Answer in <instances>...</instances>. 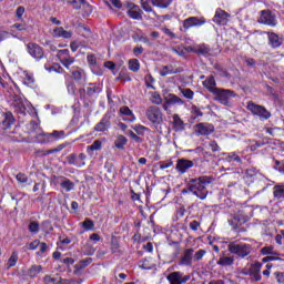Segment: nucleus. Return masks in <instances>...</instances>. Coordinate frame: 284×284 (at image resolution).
<instances>
[{
	"instance_id": "1",
	"label": "nucleus",
	"mask_w": 284,
	"mask_h": 284,
	"mask_svg": "<svg viewBox=\"0 0 284 284\" xmlns=\"http://www.w3.org/2000/svg\"><path fill=\"white\" fill-rule=\"evenodd\" d=\"M227 251L230 254L235 256V258H240L241 261H250V258H252L254 247H252V244L236 240L227 244Z\"/></svg>"
},
{
	"instance_id": "2",
	"label": "nucleus",
	"mask_w": 284,
	"mask_h": 284,
	"mask_svg": "<svg viewBox=\"0 0 284 284\" xmlns=\"http://www.w3.org/2000/svg\"><path fill=\"white\" fill-rule=\"evenodd\" d=\"M214 181L210 176H202L197 180H191L187 184V191L192 192L197 199H201V201H204V199H207V185Z\"/></svg>"
},
{
	"instance_id": "3",
	"label": "nucleus",
	"mask_w": 284,
	"mask_h": 284,
	"mask_svg": "<svg viewBox=\"0 0 284 284\" xmlns=\"http://www.w3.org/2000/svg\"><path fill=\"white\" fill-rule=\"evenodd\" d=\"M14 123V115L11 112H3L0 114V141L12 140V124Z\"/></svg>"
},
{
	"instance_id": "4",
	"label": "nucleus",
	"mask_w": 284,
	"mask_h": 284,
	"mask_svg": "<svg viewBox=\"0 0 284 284\" xmlns=\"http://www.w3.org/2000/svg\"><path fill=\"white\" fill-rule=\"evenodd\" d=\"M145 116L153 125H161L163 123V112L156 105L149 106L145 111Z\"/></svg>"
},
{
	"instance_id": "5",
	"label": "nucleus",
	"mask_w": 284,
	"mask_h": 284,
	"mask_svg": "<svg viewBox=\"0 0 284 284\" xmlns=\"http://www.w3.org/2000/svg\"><path fill=\"white\" fill-rule=\"evenodd\" d=\"M213 94L215 95V101H219L222 105H230V101L236 97V93L230 89H217Z\"/></svg>"
},
{
	"instance_id": "6",
	"label": "nucleus",
	"mask_w": 284,
	"mask_h": 284,
	"mask_svg": "<svg viewBox=\"0 0 284 284\" xmlns=\"http://www.w3.org/2000/svg\"><path fill=\"white\" fill-rule=\"evenodd\" d=\"M246 108L250 112H252V114L260 116L261 121H267V119L272 116V113H270L265 106L258 105L254 102H248Z\"/></svg>"
},
{
	"instance_id": "7",
	"label": "nucleus",
	"mask_w": 284,
	"mask_h": 284,
	"mask_svg": "<svg viewBox=\"0 0 284 284\" xmlns=\"http://www.w3.org/2000/svg\"><path fill=\"white\" fill-rule=\"evenodd\" d=\"M258 23L263 26H270L271 28H276L278 20H276V14L271 10H262L257 19Z\"/></svg>"
},
{
	"instance_id": "8",
	"label": "nucleus",
	"mask_w": 284,
	"mask_h": 284,
	"mask_svg": "<svg viewBox=\"0 0 284 284\" xmlns=\"http://www.w3.org/2000/svg\"><path fill=\"white\" fill-rule=\"evenodd\" d=\"M206 20L203 17H190L182 22V28H180L181 32H187L190 28H201V26H205Z\"/></svg>"
},
{
	"instance_id": "9",
	"label": "nucleus",
	"mask_w": 284,
	"mask_h": 284,
	"mask_svg": "<svg viewBox=\"0 0 284 284\" xmlns=\"http://www.w3.org/2000/svg\"><path fill=\"white\" fill-rule=\"evenodd\" d=\"M57 57L60 63H62V65L67 68V70H70V72H72L71 65L74 63V58L70 57V50H58Z\"/></svg>"
},
{
	"instance_id": "10",
	"label": "nucleus",
	"mask_w": 284,
	"mask_h": 284,
	"mask_svg": "<svg viewBox=\"0 0 284 284\" xmlns=\"http://www.w3.org/2000/svg\"><path fill=\"white\" fill-rule=\"evenodd\" d=\"M126 14L130 19H134L135 21L143 20V10L141 7L134 4V2H126Z\"/></svg>"
},
{
	"instance_id": "11",
	"label": "nucleus",
	"mask_w": 284,
	"mask_h": 284,
	"mask_svg": "<svg viewBox=\"0 0 284 284\" xmlns=\"http://www.w3.org/2000/svg\"><path fill=\"white\" fill-rule=\"evenodd\" d=\"M27 52L32 57V59H36V61H41L44 57L43 48L41 45L30 42L27 44Z\"/></svg>"
},
{
	"instance_id": "12",
	"label": "nucleus",
	"mask_w": 284,
	"mask_h": 284,
	"mask_svg": "<svg viewBox=\"0 0 284 284\" xmlns=\"http://www.w3.org/2000/svg\"><path fill=\"white\" fill-rule=\"evenodd\" d=\"M166 281H169L170 284H184L190 281V275H184L182 272L175 271L166 276Z\"/></svg>"
},
{
	"instance_id": "13",
	"label": "nucleus",
	"mask_w": 284,
	"mask_h": 284,
	"mask_svg": "<svg viewBox=\"0 0 284 284\" xmlns=\"http://www.w3.org/2000/svg\"><path fill=\"white\" fill-rule=\"evenodd\" d=\"M85 153H80L77 155V153H71L67 156V161L69 165H74L75 168H83L85 165Z\"/></svg>"
},
{
	"instance_id": "14",
	"label": "nucleus",
	"mask_w": 284,
	"mask_h": 284,
	"mask_svg": "<svg viewBox=\"0 0 284 284\" xmlns=\"http://www.w3.org/2000/svg\"><path fill=\"white\" fill-rule=\"evenodd\" d=\"M197 136H207L214 132V125L210 123H199L194 126Z\"/></svg>"
},
{
	"instance_id": "15",
	"label": "nucleus",
	"mask_w": 284,
	"mask_h": 284,
	"mask_svg": "<svg viewBox=\"0 0 284 284\" xmlns=\"http://www.w3.org/2000/svg\"><path fill=\"white\" fill-rule=\"evenodd\" d=\"M194 248L184 250L182 256L180 257L179 265L184 267H192V261H194Z\"/></svg>"
},
{
	"instance_id": "16",
	"label": "nucleus",
	"mask_w": 284,
	"mask_h": 284,
	"mask_svg": "<svg viewBox=\"0 0 284 284\" xmlns=\"http://www.w3.org/2000/svg\"><path fill=\"white\" fill-rule=\"evenodd\" d=\"M230 21V13H227L223 9H217L215 11V16L213 17V22L217 26H227V22Z\"/></svg>"
},
{
	"instance_id": "17",
	"label": "nucleus",
	"mask_w": 284,
	"mask_h": 284,
	"mask_svg": "<svg viewBox=\"0 0 284 284\" xmlns=\"http://www.w3.org/2000/svg\"><path fill=\"white\" fill-rule=\"evenodd\" d=\"M261 267H263V265L258 262L252 264V266L250 267L248 276H251L252 283H258V281L263 278V276H261Z\"/></svg>"
},
{
	"instance_id": "18",
	"label": "nucleus",
	"mask_w": 284,
	"mask_h": 284,
	"mask_svg": "<svg viewBox=\"0 0 284 284\" xmlns=\"http://www.w3.org/2000/svg\"><path fill=\"white\" fill-rule=\"evenodd\" d=\"M191 168H194V162L192 160H186L183 158L178 159L175 170L180 174H185V172H187V170H190Z\"/></svg>"
},
{
	"instance_id": "19",
	"label": "nucleus",
	"mask_w": 284,
	"mask_h": 284,
	"mask_svg": "<svg viewBox=\"0 0 284 284\" xmlns=\"http://www.w3.org/2000/svg\"><path fill=\"white\" fill-rule=\"evenodd\" d=\"M110 119H112L110 113H105L101 121L94 126L95 132H108L111 125Z\"/></svg>"
},
{
	"instance_id": "20",
	"label": "nucleus",
	"mask_w": 284,
	"mask_h": 284,
	"mask_svg": "<svg viewBox=\"0 0 284 284\" xmlns=\"http://www.w3.org/2000/svg\"><path fill=\"white\" fill-rule=\"evenodd\" d=\"M72 31L63 29V27H57L53 29V37L55 39H72Z\"/></svg>"
},
{
	"instance_id": "21",
	"label": "nucleus",
	"mask_w": 284,
	"mask_h": 284,
	"mask_svg": "<svg viewBox=\"0 0 284 284\" xmlns=\"http://www.w3.org/2000/svg\"><path fill=\"white\" fill-rule=\"evenodd\" d=\"M181 72H183V68L179 67L174 69L172 64H169L162 67V69L160 70V75L168 77L169 74H181Z\"/></svg>"
},
{
	"instance_id": "22",
	"label": "nucleus",
	"mask_w": 284,
	"mask_h": 284,
	"mask_svg": "<svg viewBox=\"0 0 284 284\" xmlns=\"http://www.w3.org/2000/svg\"><path fill=\"white\" fill-rule=\"evenodd\" d=\"M71 72H72V77H73L75 83H78V85H85V83H88V77L85 75V71L75 70V71H71Z\"/></svg>"
},
{
	"instance_id": "23",
	"label": "nucleus",
	"mask_w": 284,
	"mask_h": 284,
	"mask_svg": "<svg viewBox=\"0 0 284 284\" xmlns=\"http://www.w3.org/2000/svg\"><path fill=\"white\" fill-rule=\"evenodd\" d=\"M267 37H268V44L271 45V48L276 49L283 45V38L278 37V34L274 32H267Z\"/></svg>"
},
{
	"instance_id": "24",
	"label": "nucleus",
	"mask_w": 284,
	"mask_h": 284,
	"mask_svg": "<svg viewBox=\"0 0 284 284\" xmlns=\"http://www.w3.org/2000/svg\"><path fill=\"white\" fill-rule=\"evenodd\" d=\"M245 221L246 220L243 214L234 215L231 219H229V225H231L233 230H239V227H241V225H243Z\"/></svg>"
},
{
	"instance_id": "25",
	"label": "nucleus",
	"mask_w": 284,
	"mask_h": 284,
	"mask_svg": "<svg viewBox=\"0 0 284 284\" xmlns=\"http://www.w3.org/2000/svg\"><path fill=\"white\" fill-rule=\"evenodd\" d=\"M164 101L165 103H169V105H185V100L174 93H170L164 97Z\"/></svg>"
},
{
	"instance_id": "26",
	"label": "nucleus",
	"mask_w": 284,
	"mask_h": 284,
	"mask_svg": "<svg viewBox=\"0 0 284 284\" xmlns=\"http://www.w3.org/2000/svg\"><path fill=\"white\" fill-rule=\"evenodd\" d=\"M120 114H122V116H126L122 118L123 121H128L129 123H134L136 121V116L129 106H122L120 109Z\"/></svg>"
},
{
	"instance_id": "27",
	"label": "nucleus",
	"mask_w": 284,
	"mask_h": 284,
	"mask_svg": "<svg viewBox=\"0 0 284 284\" xmlns=\"http://www.w3.org/2000/svg\"><path fill=\"white\" fill-rule=\"evenodd\" d=\"M203 85L212 94H214L219 90V88H215L216 87V80L214 79V75H210L209 78H206V80L203 82Z\"/></svg>"
},
{
	"instance_id": "28",
	"label": "nucleus",
	"mask_w": 284,
	"mask_h": 284,
	"mask_svg": "<svg viewBox=\"0 0 284 284\" xmlns=\"http://www.w3.org/2000/svg\"><path fill=\"white\" fill-rule=\"evenodd\" d=\"M173 130L174 132H183L185 130V122H183L179 114H173Z\"/></svg>"
},
{
	"instance_id": "29",
	"label": "nucleus",
	"mask_w": 284,
	"mask_h": 284,
	"mask_svg": "<svg viewBox=\"0 0 284 284\" xmlns=\"http://www.w3.org/2000/svg\"><path fill=\"white\" fill-rule=\"evenodd\" d=\"M22 83L24 85H28V88H34V85H36L34 74L30 73L28 71H23Z\"/></svg>"
},
{
	"instance_id": "30",
	"label": "nucleus",
	"mask_w": 284,
	"mask_h": 284,
	"mask_svg": "<svg viewBox=\"0 0 284 284\" xmlns=\"http://www.w3.org/2000/svg\"><path fill=\"white\" fill-rule=\"evenodd\" d=\"M273 196L276 201H284V184H277L273 187Z\"/></svg>"
},
{
	"instance_id": "31",
	"label": "nucleus",
	"mask_w": 284,
	"mask_h": 284,
	"mask_svg": "<svg viewBox=\"0 0 284 284\" xmlns=\"http://www.w3.org/2000/svg\"><path fill=\"white\" fill-rule=\"evenodd\" d=\"M43 272V266L41 265H31L27 272V276H30V278H34L36 276H39Z\"/></svg>"
},
{
	"instance_id": "32",
	"label": "nucleus",
	"mask_w": 284,
	"mask_h": 284,
	"mask_svg": "<svg viewBox=\"0 0 284 284\" xmlns=\"http://www.w3.org/2000/svg\"><path fill=\"white\" fill-rule=\"evenodd\" d=\"M27 132L36 136L38 132H41V126L37 121H31L30 123L27 124Z\"/></svg>"
},
{
	"instance_id": "33",
	"label": "nucleus",
	"mask_w": 284,
	"mask_h": 284,
	"mask_svg": "<svg viewBox=\"0 0 284 284\" xmlns=\"http://www.w3.org/2000/svg\"><path fill=\"white\" fill-rule=\"evenodd\" d=\"M33 136L38 143H51L50 133H44L42 129Z\"/></svg>"
},
{
	"instance_id": "34",
	"label": "nucleus",
	"mask_w": 284,
	"mask_h": 284,
	"mask_svg": "<svg viewBox=\"0 0 284 284\" xmlns=\"http://www.w3.org/2000/svg\"><path fill=\"white\" fill-rule=\"evenodd\" d=\"M217 265H221L222 267H230L234 265V256H222L217 261Z\"/></svg>"
},
{
	"instance_id": "35",
	"label": "nucleus",
	"mask_w": 284,
	"mask_h": 284,
	"mask_svg": "<svg viewBox=\"0 0 284 284\" xmlns=\"http://www.w3.org/2000/svg\"><path fill=\"white\" fill-rule=\"evenodd\" d=\"M62 182L60 183L61 187L65 190V192H72L74 190V182L70 181V179L61 176Z\"/></svg>"
},
{
	"instance_id": "36",
	"label": "nucleus",
	"mask_w": 284,
	"mask_h": 284,
	"mask_svg": "<svg viewBox=\"0 0 284 284\" xmlns=\"http://www.w3.org/2000/svg\"><path fill=\"white\" fill-rule=\"evenodd\" d=\"M212 49L207 44H200L196 48L195 54H201L202 57H210Z\"/></svg>"
},
{
	"instance_id": "37",
	"label": "nucleus",
	"mask_w": 284,
	"mask_h": 284,
	"mask_svg": "<svg viewBox=\"0 0 284 284\" xmlns=\"http://www.w3.org/2000/svg\"><path fill=\"white\" fill-rule=\"evenodd\" d=\"M125 145H128V138L125 135H119L114 141V146L118 150H125Z\"/></svg>"
},
{
	"instance_id": "38",
	"label": "nucleus",
	"mask_w": 284,
	"mask_h": 284,
	"mask_svg": "<svg viewBox=\"0 0 284 284\" xmlns=\"http://www.w3.org/2000/svg\"><path fill=\"white\" fill-rule=\"evenodd\" d=\"M92 263V257H87L84 260H81L80 262H78L74 265V270L77 272H81V270H85V267H88V265H90Z\"/></svg>"
},
{
	"instance_id": "39",
	"label": "nucleus",
	"mask_w": 284,
	"mask_h": 284,
	"mask_svg": "<svg viewBox=\"0 0 284 284\" xmlns=\"http://www.w3.org/2000/svg\"><path fill=\"white\" fill-rule=\"evenodd\" d=\"M50 142L60 141V139H65V131H53L49 133Z\"/></svg>"
},
{
	"instance_id": "40",
	"label": "nucleus",
	"mask_w": 284,
	"mask_h": 284,
	"mask_svg": "<svg viewBox=\"0 0 284 284\" xmlns=\"http://www.w3.org/2000/svg\"><path fill=\"white\" fill-rule=\"evenodd\" d=\"M179 90L184 99H189V101H192V99H194V91H192V89L180 87Z\"/></svg>"
},
{
	"instance_id": "41",
	"label": "nucleus",
	"mask_w": 284,
	"mask_h": 284,
	"mask_svg": "<svg viewBox=\"0 0 284 284\" xmlns=\"http://www.w3.org/2000/svg\"><path fill=\"white\" fill-rule=\"evenodd\" d=\"M17 261H19V253L14 251L8 260L7 270H10V267H14V265H17Z\"/></svg>"
},
{
	"instance_id": "42",
	"label": "nucleus",
	"mask_w": 284,
	"mask_h": 284,
	"mask_svg": "<svg viewBox=\"0 0 284 284\" xmlns=\"http://www.w3.org/2000/svg\"><path fill=\"white\" fill-rule=\"evenodd\" d=\"M226 161L229 163H232L234 161L235 163H243V160H241V156L236 152H231L226 154Z\"/></svg>"
},
{
	"instance_id": "43",
	"label": "nucleus",
	"mask_w": 284,
	"mask_h": 284,
	"mask_svg": "<svg viewBox=\"0 0 284 284\" xmlns=\"http://www.w3.org/2000/svg\"><path fill=\"white\" fill-rule=\"evenodd\" d=\"M134 132H136V134L139 136H144L145 135V132H150V129L142 125V124H135L134 126H132Z\"/></svg>"
},
{
	"instance_id": "44",
	"label": "nucleus",
	"mask_w": 284,
	"mask_h": 284,
	"mask_svg": "<svg viewBox=\"0 0 284 284\" xmlns=\"http://www.w3.org/2000/svg\"><path fill=\"white\" fill-rule=\"evenodd\" d=\"M129 70L131 72H139L141 70V63L136 59L129 60Z\"/></svg>"
},
{
	"instance_id": "45",
	"label": "nucleus",
	"mask_w": 284,
	"mask_h": 284,
	"mask_svg": "<svg viewBox=\"0 0 284 284\" xmlns=\"http://www.w3.org/2000/svg\"><path fill=\"white\" fill-rule=\"evenodd\" d=\"M101 92V89L97 83H90V87L87 88V94L89 97H92L93 94H99Z\"/></svg>"
},
{
	"instance_id": "46",
	"label": "nucleus",
	"mask_w": 284,
	"mask_h": 284,
	"mask_svg": "<svg viewBox=\"0 0 284 284\" xmlns=\"http://www.w3.org/2000/svg\"><path fill=\"white\" fill-rule=\"evenodd\" d=\"M172 52H174V54H178V57H183V59H185V57H187V52H185V48L178 45V47H173Z\"/></svg>"
},
{
	"instance_id": "47",
	"label": "nucleus",
	"mask_w": 284,
	"mask_h": 284,
	"mask_svg": "<svg viewBox=\"0 0 284 284\" xmlns=\"http://www.w3.org/2000/svg\"><path fill=\"white\" fill-rule=\"evenodd\" d=\"M152 3L158 8H168L172 3V0H152Z\"/></svg>"
},
{
	"instance_id": "48",
	"label": "nucleus",
	"mask_w": 284,
	"mask_h": 284,
	"mask_svg": "<svg viewBox=\"0 0 284 284\" xmlns=\"http://www.w3.org/2000/svg\"><path fill=\"white\" fill-rule=\"evenodd\" d=\"M44 284H61V277H52L50 275L44 276Z\"/></svg>"
},
{
	"instance_id": "49",
	"label": "nucleus",
	"mask_w": 284,
	"mask_h": 284,
	"mask_svg": "<svg viewBox=\"0 0 284 284\" xmlns=\"http://www.w3.org/2000/svg\"><path fill=\"white\" fill-rule=\"evenodd\" d=\"M273 168L274 170L280 172V174H284V161L275 160Z\"/></svg>"
},
{
	"instance_id": "50",
	"label": "nucleus",
	"mask_w": 284,
	"mask_h": 284,
	"mask_svg": "<svg viewBox=\"0 0 284 284\" xmlns=\"http://www.w3.org/2000/svg\"><path fill=\"white\" fill-rule=\"evenodd\" d=\"M40 251L37 252V256H43V254L48 253L49 247L48 244L45 242H40L39 244Z\"/></svg>"
},
{
	"instance_id": "51",
	"label": "nucleus",
	"mask_w": 284,
	"mask_h": 284,
	"mask_svg": "<svg viewBox=\"0 0 284 284\" xmlns=\"http://www.w3.org/2000/svg\"><path fill=\"white\" fill-rule=\"evenodd\" d=\"M29 232H31V234H39V222H36V221L30 222Z\"/></svg>"
},
{
	"instance_id": "52",
	"label": "nucleus",
	"mask_w": 284,
	"mask_h": 284,
	"mask_svg": "<svg viewBox=\"0 0 284 284\" xmlns=\"http://www.w3.org/2000/svg\"><path fill=\"white\" fill-rule=\"evenodd\" d=\"M70 6H72L74 10H81V6H85V0H71Z\"/></svg>"
},
{
	"instance_id": "53",
	"label": "nucleus",
	"mask_w": 284,
	"mask_h": 284,
	"mask_svg": "<svg viewBox=\"0 0 284 284\" xmlns=\"http://www.w3.org/2000/svg\"><path fill=\"white\" fill-rule=\"evenodd\" d=\"M151 102L154 103V105H161V103H163V98H161V94L159 93H153Z\"/></svg>"
},
{
	"instance_id": "54",
	"label": "nucleus",
	"mask_w": 284,
	"mask_h": 284,
	"mask_svg": "<svg viewBox=\"0 0 284 284\" xmlns=\"http://www.w3.org/2000/svg\"><path fill=\"white\" fill-rule=\"evenodd\" d=\"M40 244H41V241L34 240L31 243L27 244L24 247L26 250L34 251L37 250V247H39Z\"/></svg>"
},
{
	"instance_id": "55",
	"label": "nucleus",
	"mask_w": 284,
	"mask_h": 284,
	"mask_svg": "<svg viewBox=\"0 0 284 284\" xmlns=\"http://www.w3.org/2000/svg\"><path fill=\"white\" fill-rule=\"evenodd\" d=\"M65 85H67V90H68L69 94H75L77 93V87H74V82L67 81Z\"/></svg>"
},
{
	"instance_id": "56",
	"label": "nucleus",
	"mask_w": 284,
	"mask_h": 284,
	"mask_svg": "<svg viewBox=\"0 0 284 284\" xmlns=\"http://www.w3.org/2000/svg\"><path fill=\"white\" fill-rule=\"evenodd\" d=\"M205 254H207V252L205 250H199L193 255V261H201L205 256Z\"/></svg>"
},
{
	"instance_id": "57",
	"label": "nucleus",
	"mask_w": 284,
	"mask_h": 284,
	"mask_svg": "<svg viewBox=\"0 0 284 284\" xmlns=\"http://www.w3.org/2000/svg\"><path fill=\"white\" fill-rule=\"evenodd\" d=\"M101 141L100 140H95L90 146H88V150H91V152H94L97 150H101Z\"/></svg>"
},
{
	"instance_id": "58",
	"label": "nucleus",
	"mask_w": 284,
	"mask_h": 284,
	"mask_svg": "<svg viewBox=\"0 0 284 284\" xmlns=\"http://www.w3.org/2000/svg\"><path fill=\"white\" fill-rule=\"evenodd\" d=\"M87 61H88L90 68H97V57H94V54H89L87 57Z\"/></svg>"
},
{
	"instance_id": "59",
	"label": "nucleus",
	"mask_w": 284,
	"mask_h": 284,
	"mask_svg": "<svg viewBox=\"0 0 284 284\" xmlns=\"http://www.w3.org/2000/svg\"><path fill=\"white\" fill-rule=\"evenodd\" d=\"M172 165H174L172 160L160 162V170H168V168H172Z\"/></svg>"
},
{
	"instance_id": "60",
	"label": "nucleus",
	"mask_w": 284,
	"mask_h": 284,
	"mask_svg": "<svg viewBox=\"0 0 284 284\" xmlns=\"http://www.w3.org/2000/svg\"><path fill=\"white\" fill-rule=\"evenodd\" d=\"M141 7L144 12H152V6H150V2H148V0H141Z\"/></svg>"
},
{
	"instance_id": "61",
	"label": "nucleus",
	"mask_w": 284,
	"mask_h": 284,
	"mask_svg": "<svg viewBox=\"0 0 284 284\" xmlns=\"http://www.w3.org/2000/svg\"><path fill=\"white\" fill-rule=\"evenodd\" d=\"M261 254L267 256L268 254H274V246H264L261 250Z\"/></svg>"
},
{
	"instance_id": "62",
	"label": "nucleus",
	"mask_w": 284,
	"mask_h": 284,
	"mask_svg": "<svg viewBox=\"0 0 284 284\" xmlns=\"http://www.w3.org/2000/svg\"><path fill=\"white\" fill-rule=\"evenodd\" d=\"M82 227H84V230H92V227H94V222H92L90 219H87L83 221Z\"/></svg>"
},
{
	"instance_id": "63",
	"label": "nucleus",
	"mask_w": 284,
	"mask_h": 284,
	"mask_svg": "<svg viewBox=\"0 0 284 284\" xmlns=\"http://www.w3.org/2000/svg\"><path fill=\"white\" fill-rule=\"evenodd\" d=\"M16 179L18 183H28V175H26L24 173H18L16 175Z\"/></svg>"
},
{
	"instance_id": "64",
	"label": "nucleus",
	"mask_w": 284,
	"mask_h": 284,
	"mask_svg": "<svg viewBox=\"0 0 284 284\" xmlns=\"http://www.w3.org/2000/svg\"><path fill=\"white\" fill-rule=\"evenodd\" d=\"M273 276H275L277 283L280 284L284 283V272H275L273 273Z\"/></svg>"
}]
</instances>
